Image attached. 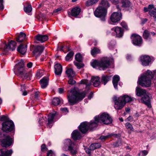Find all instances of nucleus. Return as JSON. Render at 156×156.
Returning <instances> with one entry per match:
<instances>
[{
    "label": "nucleus",
    "instance_id": "1",
    "mask_svg": "<svg viewBox=\"0 0 156 156\" xmlns=\"http://www.w3.org/2000/svg\"><path fill=\"white\" fill-rule=\"evenodd\" d=\"M87 91L79 92L75 89H71L68 94V101L70 105H73L81 101L85 97Z\"/></svg>",
    "mask_w": 156,
    "mask_h": 156
},
{
    "label": "nucleus",
    "instance_id": "2",
    "mask_svg": "<svg viewBox=\"0 0 156 156\" xmlns=\"http://www.w3.org/2000/svg\"><path fill=\"white\" fill-rule=\"evenodd\" d=\"M156 77V71H151L147 70L146 73L142 75L139 79L138 84L143 87H147L150 86L151 79Z\"/></svg>",
    "mask_w": 156,
    "mask_h": 156
},
{
    "label": "nucleus",
    "instance_id": "3",
    "mask_svg": "<svg viewBox=\"0 0 156 156\" xmlns=\"http://www.w3.org/2000/svg\"><path fill=\"white\" fill-rule=\"evenodd\" d=\"M24 62L21 59L15 66V73L18 77L23 79L30 80L32 76L31 72H26L24 69Z\"/></svg>",
    "mask_w": 156,
    "mask_h": 156
},
{
    "label": "nucleus",
    "instance_id": "4",
    "mask_svg": "<svg viewBox=\"0 0 156 156\" xmlns=\"http://www.w3.org/2000/svg\"><path fill=\"white\" fill-rule=\"evenodd\" d=\"M114 102V108L117 110H120L124 106L126 103L133 100V98L128 95H124L119 98L114 96L113 98Z\"/></svg>",
    "mask_w": 156,
    "mask_h": 156
},
{
    "label": "nucleus",
    "instance_id": "5",
    "mask_svg": "<svg viewBox=\"0 0 156 156\" xmlns=\"http://www.w3.org/2000/svg\"><path fill=\"white\" fill-rule=\"evenodd\" d=\"M111 60L112 61L113 59L112 58H104L99 62L95 60L91 63V65L94 68L98 67L100 68V70H104L109 66Z\"/></svg>",
    "mask_w": 156,
    "mask_h": 156
},
{
    "label": "nucleus",
    "instance_id": "6",
    "mask_svg": "<svg viewBox=\"0 0 156 156\" xmlns=\"http://www.w3.org/2000/svg\"><path fill=\"white\" fill-rule=\"evenodd\" d=\"M96 121L99 123H103L108 125L112 123V118L110 115L106 113H103L100 115L96 116L94 117Z\"/></svg>",
    "mask_w": 156,
    "mask_h": 156
},
{
    "label": "nucleus",
    "instance_id": "7",
    "mask_svg": "<svg viewBox=\"0 0 156 156\" xmlns=\"http://www.w3.org/2000/svg\"><path fill=\"white\" fill-rule=\"evenodd\" d=\"M94 13L96 17L100 18L101 21H104L105 20L107 10L104 7L98 6L94 11Z\"/></svg>",
    "mask_w": 156,
    "mask_h": 156
},
{
    "label": "nucleus",
    "instance_id": "8",
    "mask_svg": "<svg viewBox=\"0 0 156 156\" xmlns=\"http://www.w3.org/2000/svg\"><path fill=\"white\" fill-rule=\"evenodd\" d=\"M14 124L12 121H5L2 123V130L6 133L13 130L14 128Z\"/></svg>",
    "mask_w": 156,
    "mask_h": 156
},
{
    "label": "nucleus",
    "instance_id": "9",
    "mask_svg": "<svg viewBox=\"0 0 156 156\" xmlns=\"http://www.w3.org/2000/svg\"><path fill=\"white\" fill-rule=\"evenodd\" d=\"M1 145L2 147H6L11 146L12 144V139L7 134H4L3 138L0 139Z\"/></svg>",
    "mask_w": 156,
    "mask_h": 156
},
{
    "label": "nucleus",
    "instance_id": "10",
    "mask_svg": "<svg viewBox=\"0 0 156 156\" xmlns=\"http://www.w3.org/2000/svg\"><path fill=\"white\" fill-rule=\"evenodd\" d=\"M111 32L114 33L116 37H122L123 35V30L120 27L116 26L114 27L111 29Z\"/></svg>",
    "mask_w": 156,
    "mask_h": 156
},
{
    "label": "nucleus",
    "instance_id": "11",
    "mask_svg": "<svg viewBox=\"0 0 156 156\" xmlns=\"http://www.w3.org/2000/svg\"><path fill=\"white\" fill-rule=\"evenodd\" d=\"M110 18L112 23H118L122 18V14L120 12H114L111 16Z\"/></svg>",
    "mask_w": 156,
    "mask_h": 156
},
{
    "label": "nucleus",
    "instance_id": "12",
    "mask_svg": "<svg viewBox=\"0 0 156 156\" xmlns=\"http://www.w3.org/2000/svg\"><path fill=\"white\" fill-rule=\"evenodd\" d=\"M16 45V42L14 41H11L8 44L5 45L3 51L5 53L9 50L13 51L15 49Z\"/></svg>",
    "mask_w": 156,
    "mask_h": 156
},
{
    "label": "nucleus",
    "instance_id": "13",
    "mask_svg": "<svg viewBox=\"0 0 156 156\" xmlns=\"http://www.w3.org/2000/svg\"><path fill=\"white\" fill-rule=\"evenodd\" d=\"M140 61L142 65L147 66L149 65L151 62V59L148 55H143L140 57Z\"/></svg>",
    "mask_w": 156,
    "mask_h": 156
},
{
    "label": "nucleus",
    "instance_id": "14",
    "mask_svg": "<svg viewBox=\"0 0 156 156\" xmlns=\"http://www.w3.org/2000/svg\"><path fill=\"white\" fill-rule=\"evenodd\" d=\"M131 38L133 44L135 45L138 46L142 43L141 37L138 35L133 34L131 36Z\"/></svg>",
    "mask_w": 156,
    "mask_h": 156
},
{
    "label": "nucleus",
    "instance_id": "15",
    "mask_svg": "<svg viewBox=\"0 0 156 156\" xmlns=\"http://www.w3.org/2000/svg\"><path fill=\"white\" fill-rule=\"evenodd\" d=\"M89 122H84L81 123L79 126V130L83 133H86L89 129Z\"/></svg>",
    "mask_w": 156,
    "mask_h": 156
},
{
    "label": "nucleus",
    "instance_id": "16",
    "mask_svg": "<svg viewBox=\"0 0 156 156\" xmlns=\"http://www.w3.org/2000/svg\"><path fill=\"white\" fill-rule=\"evenodd\" d=\"M142 102L145 104L148 108H150L151 107V104L150 99L149 96V93L148 92L143 96L141 98Z\"/></svg>",
    "mask_w": 156,
    "mask_h": 156
},
{
    "label": "nucleus",
    "instance_id": "17",
    "mask_svg": "<svg viewBox=\"0 0 156 156\" xmlns=\"http://www.w3.org/2000/svg\"><path fill=\"white\" fill-rule=\"evenodd\" d=\"M44 49V47L42 46H37L34 48L33 53L35 57L40 56Z\"/></svg>",
    "mask_w": 156,
    "mask_h": 156
},
{
    "label": "nucleus",
    "instance_id": "18",
    "mask_svg": "<svg viewBox=\"0 0 156 156\" xmlns=\"http://www.w3.org/2000/svg\"><path fill=\"white\" fill-rule=\"evenodd\" d=\"M56 112H54L53 113H50L48 115V119L47 126L50 128L52 127L54 122V119L56 114Z\"/></svg>",
    "mask_w": 156,
    "mask_h": 156
},
{
    "label": "nucleus",
    "instance_id": "19",
    "mask_svg": "<svg viewBox=\"0 0 156 156\" xmlns=\"http://www.w3.org/2000/svg\"><path fill=\"white\" fill-rule=\"evenodd\" d=\"M73 146V144L72 143L71 140L70 139H67L65 140L64 142L63 148L65 151L68 149H70L71 147Z\"/></svg>",
    "mask_w": 156,
    "mask_h": 156
},
{
    "label": "nucleus",
    "instance_id": "20",
    "mask_svg": "<svg viewBox=\"0 0 156 156\" xmlns=\"http://www.w3.org/2000/svg\"><path fill=\"white\" fill-rule=\"evenodd\" d=\"M136 95L139 97L142 96H144L148 93L145 90L142 89L138 86H137L136 88Z\"/></svg>",
    "mask_w": 156,
    "mask_h": 156
},
{
    "label": "nucleus",
    "instance_id": "21",
    "mask_svg": "<svg viewBox=\"0 0 156 156\" xmlns=\"http://www.w3.org/2000/svg\"><path fill=\"white\" fill-rule=\"evenodd\" d=\"M55 73L56 75L60 76L62 71V66L60 64H56L54 66Z\"/></svg>",
    "mask_w": 156,
    "mask_h": 156
},
{
    "label": "nucleus",
    "instance_id": "22",
    "mask_svg": "<svg viewBox=\"0 0 156 156\" xmlns=\"http://www.w3.org/2000/svg\"><path fill=\"white\" fill-rule=\"evenodd\" d=\"M35 38L36 40L41 43L44 42L48 39V36L46 35L38 34L35 36Z\"/></svg>",
    "mask_w": 156,
    "mask_h": 156
},
{
    "label": "nucleus",
    "instance_id": "23",
    "mask_svg": "<svg viewBox=\"0 0 156 156\" xmlns=\"http://www.w3.org/2000/svg\"><path fill=\"white\" fill-rule=\"evenodd\" d=\"M12 153V151L11 149H1L0 150V156H11Z\"/></svg>",
    "mask_w": 156,
    "mask_h": 156
},
{
    "label": "nucleus",
    "instance_id": "24",
    "mask_svg": "<svg viewBox=\"0 0 156 156\" xmlns=\"http://www.w3.org/2000/svg\"><path fill=\"white\" fill-rule=\"evenodd\" d=\"M27 45L26 44H21L19 46L17 51L22 55H24L27 50Z\"/></svg>",
    "mask_w": 156,
    "mask_h": 156
},
{
    "label": "nucleus",
    "instance_id": "25",
    "mask_svg": "<svg viewBox=\"0 0 156 156\" xmlns=\"http://www.w3.org/2000/svg\"><path fill=\"white\" fill-rule=\"evenodd\" d=\"M81 11V9L76 7L73 8L71 10V15L74 17H76L78 16Z\"/></svg>",
    "mask_w": 156,
    "mask_h": 156
},
{
    "label": "nucleus",
    "instance_id": "26",
    "mask_svg": "<svg viewBox=\"0 0 156 156\" xmlns=\"http://www.w3.org/2000/svg\"><path fill=\"white\" fill-rule=\"evenodd\" d=\"M48 80L49 79L46 77H43L40 80V82L42 88H44L48 86Z\"/></svg>",
    "mask_w": 156,
    "mask_h": 156
},
{
    "label": "nucleus",
    "instance_id": "27",
    "mask_svg": "<svg viewBox=\"0 0 156 156\" xmlns=\"http://www.w3.org/2000/svg\"><path fill=\"white\" fill-rule=\"evenodd\" d=\"M100 78L98 76L92 77L91 80V83H93V84L95 87H98L100 84Z\"/></svg>",
    "mask_w": 156,
    "mask_h": 156
},
{
    "label": "nucleus",
    "instance_id": "28",
    "mask_svg": "<svg viewBox=\"0 0 156 156\" xmlns=\"http://www.w3.org/2000/svg\"><path fill=\"white\" fill-rule=\"evenodd\" d=\"M72 138L74 140H79L81 137L80 133L77 130L74 131L72 134Z\"/></svg>",
    "mask_w": 156,
    "mask_h": 156
},
{
    "label": "nucleus",
    "instance_id": "29",
    "mask_svg": "<svg viewBox=\"0 0 156 156\" xmlns=\"http://www.w3.org/2000/svg\"><path fill=\"white\" fill-rule=\"evenodd\" d=\"M119 76L118 75H115L113 78L112 83L115 89H117L118 83L119 81Z\"/></svg>",
    "mask_w": 156,
    "mask_h": 156
},
{
    "label": "nucleus",
    "instance_id": "30",
    "mask_svg": "<svg viewBox=\"0 0 156 156\" xmlns=\"http://www.w3.org/2000/svg\"><path fill=\"white\" fill-rule=\"evenodd\" d=\"M99 123L96 121L95 120L94 121H91L89 123V129L90 130H92L96 128L98 126V124Z\"/></svg>",
    "mask_w": 156,
    "mask_h": 156
},
{
    "label": "nucleus",
    "instance_id": "31",
    "mask_svg": "<svg viewBox=\"0 0 156 156\" xmlns=\"http://www.w3.org/2000/svg\"><path fill=\"white\" fill-rule=\"evenodd\" d=\"M121 7L122 8H127L130 7L131 3L129 0H121Z\"/></svg>",
    "mask_w": 156,
    "mask_h": 156
},
{
    "label": "nucleus",
    "instance_id": "32",
    "mask_svg": "<svg viewBox=\"0 0 156 156\" xmlns=\"http://www.w3.org/2000/svg\"><path fill=\"white\" fill-rule=\"evenodd\" d=\"M114 136L116 138H118L120 137V135L119 134H117L114 133H112L111 134H108L106 136H100L99 138V139L101 140H105L107 139L109 137L111 136Z\"/></svg>",
    "mask_w": 156,
    "mask_h": 156
},
{
    "label": "nucleus",
    "instance_id": "33",
    "mask_svg": "<svg viewBox=\"0 0 156 156\" xmlns=\"http://www.w3.org/2000/svg\"><path fill=\"white\" fill-rule=\"evenodd\" d=\"M99 6L104 7L107 9V8L109 6V4L107 0H102Z\"/></svg>",
    "mask_w": 156,
    "mask_h": 156
},
{
    "label": "nucleus",
    "instance_id": "34",
    "mask_svg": "<svg viewBox=\"0 0 156 156\" xmlns=\"http://www.w3.org/2000/svg\"><path fill=\"white\" fill-rule=\"evenodd\" d=\"M99 0H88L85 3V5L87 7L91 6L97 3Z\"/></svg>",
    "mask_w": 156,
    "mask_h": 156
},
{
    "label": "nucleus",
    "instance_id": "35",
    "mask_svg": "<svg viewBox=\"0 0 156 156\" xmlns=\"http://www.w3.org/2000/svg\"><path fill=\"white\" fill-rule=\"evenodd\" d=\"M26 34L25 33L23 32H21L18 37L16 38V41L18 42H21L24 40Z\"/></svg>",
    "mask_w": 156,
    "mask_h": 156
},
{
    "label": "nucleus",
    "instance_id": "36",
    "mask_svg": "<svg viewBox=\"0 0 156 156\" xmlns=\"http://www.w3.org/2000/svg\"><path fill=\"white\" fill-rule=\"evenodd\" d=\"M66 73L69 78L73 77L75 76V73L72 69H67Z\"/></svg>",
    "mask_w": 156,
    "mask_h": 156
},
{
    "label": "nucleus",
    "instance_id": "37",
    "mask_svg": "<svg viewBox=\"0 0 156 156\" xmlns=\"http://www.w3.org/2000/svg\"><path fill=\"white\" fill-rule=\"evenodd\" d=\"M62 101V99L61 100L58 98H55L53 99L52 103L54 105L57 106L59 105Z\"/></svg>",
    "mask_w": 156,
    "mask_h": 156
},
{
    "label": "nucleus",
    "instance_id": "38",
    "mask_svg": "<svg viewBox=\"0 0 156 156\" xmlns=\"http://www.w3.org/2000/svg\"><path fill=\"white\" fill-rule=\"evenodd\" d=\"M149 14L151 17H153L154 21L156 22V8H154V10H150Z\"/></svg>",
    "mask_w": 156,
    "mask_h": 156
},
{
    "label": "nucleus",
    "instance_id": "39",
    "mask_svg": "<svg viewBox=\"0 0 156 156\" xmlns=\"http://www.w3.org/2000/svg\"><path fill=\"white\" fill-rule=\"evenodd\" d=\"M111 76H105L103 75L101 77V82L104 83V84L105 85L107 82L110 80Z\"/></svg>",
    "mask_w": 156,
    "mask_h": 156
},
{
    "label": "nucleus",
    "instance_id": "40",
    "mask_svg": "<svg viewBox=\"0 0 156 156\" xmlns=\"http://www.w3.org/2000/svg\"><path fill=\"white\" fill-rule=\"evenodd\" d=\"M150 35V32L147 30H145L144 31L143 34L144 38L147 40H150L151 39Z\"/></svg>",
    "mask_w": 156,
    "mask_h": 156
},
{
    "label": "nucleus",
    "instance_id": "41",
    "mask_svg": "<svg viewBox=\"0 0 156 156\" xmlns=\"http://www.w3.org/2000/svg\"><path fill=\"white\" fill-rule=\"evenodd\" d=\"M101 53V51L100 50L97 48H94L91 49V55L94 56L95 55Z\"/></svg>",
    "mask_w": 156,
    "mask_h": 156
},
{
    "label": "nucleus",
    "instance_id": "42",
    "mask_svg": "<svg viewBox=\"0 0 156 156\" xmlns=\"http://www.w3.org/2000/svg\"><path fill=\"white\" fill-rule=\"evenodd\" d=\"M74 53L73 51L69 52L66 55L65 57L66 60V61H69V60H71L73 58V55Z\"/></svg>",
    "mask_w": 156,
    "mask_h": 156
},
{
    "label": "nucleus",
    "instance_id": "43",
    "mask_svg": "<svg viewBox=\"0 0 156 156\" xmlns=\"http://www.w3.org/2000/svg\"><path fill=\"white\" fill-rule=\"evenodd\" d=\"M122 144L121 140L119 139L118 140L113 143L112 145L114 147H117L120 146Z\"/></svg>",
    "mask_w": 156,
    "mask_h": 156
},
{
    "label": "nucleus",
    "instance_id": "44",
    "mask_svg": "<svg viewBox=\"0 0 156 156\" xmlns=\"http://www.w3.org/2000/svg\"><path fill=\"white\" fill-rule=\"evenodd\" d=\"M125 125L127 129H129L132 131H134V129L132 125L130 123L127 122L125 124Z\"/></svg>",
    "mask_w": 156,
    "mask_h": 156
},
{
    "label": "nucleus",
    "instance_id": "45",
    "mask_svg": "<svg viewBox=\"0 0 156 156\" xmlns=\"http://www.w3.org/2000/svg\"><path fill=\"white\" fill-rule=\"evenodd\" d=\"M75 58L76 61L81 62L82 61V57L80 54H76L75 56Z\"/></svg>",
    "mask_w": 156,
    "mask_h": 156
},
{
    "label": "nucleus",
    "instance_id": "46",
    "mask_svg": "<svg viewBox=\"0 0 156 156\" xmlns=\"http://www.w3.org/2000/svg\"><path fill=\"white\" fill-rule=\"evenodd\" d=\"M24 10L26 12L29 13L32 10V8L31 5H28L26 7H24Z\"/></svg>",
    "mask_w": 156,
    "mask_h": 156
},
{
    "label": "nucleus",
    "instance_id": "47",
    "mask_svg": "<svg viewBox=\"0 0 156 156\" xmlns=\"http://www.w3.org/2000/svg\"><path fill=\"white\" fill-rule=\"evenodd\" d=\"M148 154V151L146 150H144L140 151L138 154V156H145Z\"/></svg>",
    "mask_w": 156,
    "mask_h": 156
},
{
    "label": "nucleus",
    "instance_id": "48",
    "mask_svg": "<svg viewBox=\"0 0 156 156\" xmlns=\"http://www.w3.org/2000/svg\"><path fill=\"white\" fill-rule=\"evenodd\" d=\"M75 65L77 67V68L79 69L83 67L84 66L83 64L81 63H79L77 62H74Z\"/></svg>",
    "mask_w": 156,
    "mask_h": 156
},
{
    "label": "nucleus",
    "instance_id": "49",
    "mask_svg": "<svg viewBox=\"0 0 156 156\" xmlns=\"http://www.w3.org/2000/svg\"><path fill=\"white\" fill-rule=\"evenodd\" d=\"M81 82L82 84H85L87 87V88L88 89L89 87L91 84V83H88L87 81V80H81Z\"/></svg>",
    "mask_w": 156,
    "mask_h": 156
},
{
    "label": "nucleus",
    "instance_id": "50",
    "mask_svg": "<svg viewBox=\"0 0 156 156\" xmlns=\"http://www.w3.org/2000/svg\"><path fill=\"white\" fill-rule=\"evenodd\" d=\"M69 78V79L68 81V84L72 85L76 83V82L72 79L73 77H70Z\"/></svg>",
    "mask_w": 156,
    "mask_h": 156
},
{
    "label": "nucleus",
    "instance_id": "51",
    "mask_svg": "<svg viewBox=\"0 0 156 156\" xmlns=\"http://www.w3.org/2000/svg\"><path fill=\"white\" fill-rule=\"evenodd\" d=\"M121 26L125 29L128 30V27L126 23L124 22H122L121 23Z\"/></svg>",
    "mask_w": 156,
    "mask_h": 156
},
{
    "label": "nucleus",
    "instance_id": "52",
    "mask_svg": "<svg viewBox=\"0 0 156 156\" xmlns=\"http://www.w3.org/2000/svg\"><path fill=\"white\" fill-rule=\"evenodd\" d=\"M41 149L42 151H46L48 150V149L46 147L45 144H43L41 146Z\"/></svg>",
    "mask_w": 156,
    "mask_h": 156
},
{
    "label": "nucleus",
    "instance_id": "53",
    "mask_svg": "<svg viewBox=\"0 0 156 156\" xmlns=\"http://www.w3.org/2000/svg\"><path fill=\"white\" fill-rule=\"evenodd\" d=\"M68 150L70 151L71 153L73 154H74L76 153V150L73 149V146L71 147L70 149H68Z\"/></svg>",
    "mask_w": 156,
    "mask_h": 156
},
{
    "label": "nucleus",
    "instance_id": "54",
    "mask_svg": "<svg viewBox=\"0 0 156 156\" xmlns=\"http://www.w3.org/2000/svg\"><path fill=\"white\" fill-rule=\"evenodd\" d=\"M36 75L39 78H40L43 75L42 71L41 70L38 71Z\"/></svg>",
    "mask_w": 156,
    "mask_h": 156
},
{
    "label": "nucleus",
    "instance_id": "55",
    "mask_svg": "<svg viewBox=\"0 0 156 156\" xmlns=\"http://www.w3.org/2000/svg\"><path fill=\"white\" fill-rule=\"evenodd\" d=\"M47 156H55V154L51 150H50L47 153Z\"/></svg>",
    "mask_w": 156,
    "mask_h": 156
},
{
    "label": "nucleus",
    "instance_id": "56",
    "mask_svg": "<svg viewBox=\"0 0 156 156\" xmlns=\"http://www.w3.org/2000/svg\"><path fill=\"white\" fill-rule=\"evenodd\" d=\"M7 118L4 115H2L0 117V120L3 121L7 120Z\"/></svg>",
    "mask_w": 156,
    "mask_h": 156
},
{
    "label": "nucleus",
    "instance_id": "57",
    "mask_svg": "<svg viewBox=\"0 0 156 156\" xmlns=\"http://www.w3.org/2000/svg\"><path fill=\"white\" fill-rule=\"evenodd\" d=\"M44 120V119L43 117H41V118L39 119L38 122L41 126L43 125L42 122H43Z\"/></svg>",
    "mask_w": 156,
    "mask_h": 156
},
{
    "label": "nucleus",
    "instance_id": "58",
    "mask_svg": "<svg viewBox=\"0 0 156 156\" xmlns=\"http://www.w3.org/2000/svg\"><path fill=\"white\" fill-rule=\"evenodd\" d=\"M94 145L95 146V149L99 148L101 147V145L100 143H94Z\"/></svg>",
    "mask_w": 156,
    "mask_h": 156
},
{
    "label": "nucleus",
    "instance_id": "59",
    "mask_svg": "<svg viewBox=\"0 0 156 156\" xmlns=\"http://www.w3.org/2000/svg\"><path fill=\"white\" fill-rule=\"evenodd\" d=\"M148 8L149 10H151V9H154V8H154V5L153 4L149 5L148 6Z\"/></svg>",
    "mask_w": 156,
    "mask_h": 156
},
{
    "label": "nucleus",
    "instance_id": "60",
    "mask_svg": "<svg viewBox=\"0 0 156 156\" xmlns=\"http://www.w3.org/2000/svg\"><path fill=\"white\" fill-rule=\"evenodd\" d=\"M114 4H117L119 2V0H110Z\"/></svg>",
    "mask_w": 156,
    "mask_h": 156
},
{
    "label": "nucleus",
    "instance_id": "61",
    "mask_svg": "<svg viewBox=\"0 0 156 156\" xmlns=\"http://www.w3.org/2000/svg\"><path fill=\"white\" fill-rule=\"evenodd\" d=\"M89 147V149H90L92 151L95 149V146L94 144H92Z\"/></svg>",
    "mask_w": 156,
    "mask_h": 156
},
{
    "label": "nucleus",
    "instance_id": "62",
    "mask_svg": "<svg viewBox=\"0 0 156 156\" xmlns=\"http://www.w3.org/2000/svg\"><path fill=\"white\" fill-rule=\"evenodd\" d=\"M60 109L63 112H66V113H68V110L66 108H61Z\"/></svg>",
    "mask_w": 156,
    "mask_h": 156
},
{
    "label": "nucleus",
    "instance_id": "63",
    "mask_svg": "<svg viewBox=\"0 0 156 156\" xmlns=\"http://www.w3.org/2000/svg\"><path fill=\"white\" fill-rule=\"evenodd\" d=\"M61 10L62 9L61 8H58L54 10L53 11V12L54 13H58L59 12L61 11Z\"/></svg>",
    "mask_w": 156,
    "mask_h": 156
},
{
    "label": "nucleus",
    "instance_id": "64",
    "mask_svg": "<svg viewBox=\"0 0 156 156\" xmlns=\"http://www.w3.org/2000/svg\"><path fill=\"white\" fill-rule=\"evenodd\" d=\"M127 121H132L133 120V118L131 116H129L126 119Z\"/></svg>",
    "mask_w": 156,
    "mask_h": 156
}]
</instances>
